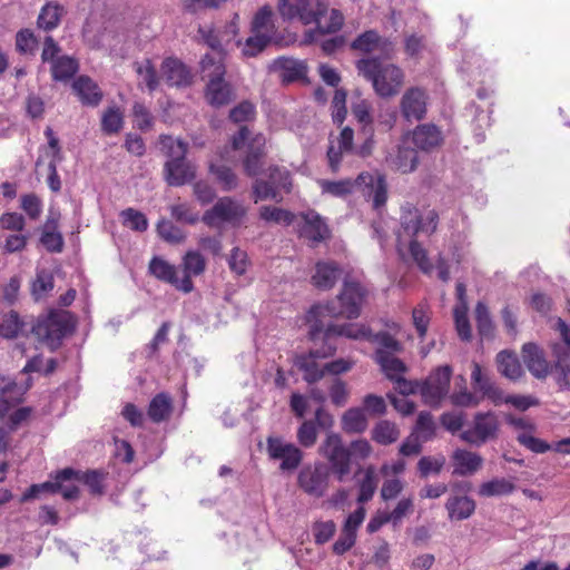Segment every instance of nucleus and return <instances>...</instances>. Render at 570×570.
<instances>
[{
  "instance_id": "f257e3e1",
  "label": "nucleus",
  "mask_w": 570,
  "mask_h": 570,
  "mask_svg": "<svg viewBox=\"0 0 570 570\" xmlns=\"http://www.w3.org/2000/svg\"><path fill=\"white\" fill-rule=\"evenodd\" d=\"M278 10L283 19L316 24L305 35L308 42L315 41L316 36L335 33L344 24L343 13L337 9L328 10L326 0H279Z\"/></svg>"
},
{
  "instance_id": "f03ea898",
  "label": "nucleus",
  "mask_w": 570,
  "mask_h": 570,
  "mask_svg": "<svg viewBox=\"0 0 570 570\" xmlns=\"http://www.w3.org/2000/svg\"><path fill=\"white\" fill-rule=\"evenodd\" d=\"M368 296V289L350 273L343 277L337 296L324 305L313 306L309 314L355 320L361 315L362 307Z\"/></svg>"
},
{
  "instance_id": "7ed1b4c3",
  "label": "nucleus",
  "mask_w": 570,
  "mask_h": 570,
  "mask_svg": "<svg viewBox=\"0 0 570 570\" xmlns=\"http://www.w3.org/2000/svg\"><path fill=\"white\" fill-rule=\"evenodd\" d=\"M355 67L381 98L396 96L404 85L405 75L402 68L395 63L383 62L381 57L362 58L356 61Z\"/></svg>"
},
{
  "instance_id": "20e7f679",
  "label": "nucleus",
  "mask_w": 570,
  "mask_h": 570,
  "mask_svg": "<svg viewBox=\"0 0 570 570\" xmlns=\"http://www.w3.org/2000/svg\"><path fill=\"white\" fill-rule=\"evenodd\" d=\"M318 186L323 194L334 197H345L354 191L355 188L372 199L373 207L379 209L387 200V184L383 175L376 177L367 171L361 173L355 179L346 178L341 180H318Z\"/></svg>"
},
{
  "instance_id": "39448f33",
  "label": "nucleus",
  "mask_w": 570,
  "mask_h": 570,
  "mask_svg": "<svg viewBox=\"0 0 570 570\" xmlns=\"http://www.w3.org/2000/svg\"><path fill=\"white\" fill-rule=\"evenodd\" d=\"M229 141L233 150L245 148L242 159L245 175L257 177L263 171L267 156L266 137L261 132L253 135L248 126L242 125Z\"/></svg>"
},
{
  "instance_id": "423d86ee",
  "label": "nucleus",
  "mask_w": 570,
  "mask_h": 570,
  "mask_svg": "<svg viewBox=\"0 0 570 570\" xmlns=\"http://www.w3.org/2000/svg\"><path fill=\"white\" fill-rule=\"evenodd\" d=\"M72 314L63 309H52L47 316L39 318L32 326V333L46 343L51 351L57 350L68 334L75 330Z\"/></svg>"
},
{
  "instance_id": "0eeeda50",
  "label": "nucleus",
  "mask_w": 570,
  "mask_h": 570,
  "mask_svg": "<svg viewBox=\"0 0 570 570\" xmlns=\"http://www.w3.org/2000/svg\"><path fill=\"white\" fill-rule=\"evenodd\" d=\"M267 179L256 178L252 185V196L254 203L262 200H283V193L289 194L293 188L291 171L279 165H271L267 170Z\"/></svg>"
},
{
  "instance_id": "6e6552de",
  "label": "nucleus",
  "mask_w": 570,
  "mask_h": 570,
  "mask_svg": "<svg viewBox=\"0 0 570 570\" xmlns=\"http://www.w3.org/2000/svg\"><path fill=\"white\" fill-rule=\"evenodd\" d=\"M400 224L399 238L406 235L413 239L420 233L432 235L438 228L439 214L434 209L423 214L415 206L407 204L401 208Z\"/></svg>"
},
{
  "instance_id": "1a4fd4ad",
  "label": "nucleus",
  "mask_w": 570,
  "mask_h": 570,
  "mask_svg": "<svg viewBox=\"0 0 570 570\" xmlns=\"http://www.w3.org/2000/svg\"><path fill=\"white\" fill-rule=\"evenodd\" d=\"M330 478L328 465L323 462L308 463L297 474V487L308 497L320 499L328 490Z\"/></svg>"
},
{
  "instance_id": "9d476101",
  "label": "nucleus",
  "mask_w": 570,
  "mask_h": 570,
  "mask_svg": "<svg viewBox=\"0 0 570 570\" xmlns=\"http://www.w3.org/2000/svg\"><path fill=\"white\" fill-rule=\"evenodd\" d=\"M247 215V208L229 196L219 198L202 217L204 224L215 227L219 223L239 226Z\"/></svg>"
},
{
  "instance_id": "9b49d317",
  "label": "nucleus",
  "mask_w": 570,
  "mask_h": 570,
  "mask_svg": "<svg viewBox=\"0 0 570 570\" xmlns=\"http://www.w3.org/2000/svg\"><path fill=\"white\" fill-rule=\"evenodd\" d=\"M320 453L327 459L331 464L330 472L338 481H343L351 473V453L338 434H328L320 448Z\"/></svg>"
},
{
  "instance_id": "f8f14e48",
  "label": "nucleus",
  "mask_w": 570,
  "mask_h": 570,
  "mask_svg": "<svg viewBox=\"0 0 570 570\" xmlns=\"http://www.w3.org/2000/svg\"><path fill=\"white\" fill-rule=\"evenodd\" d=\"M237 19L238 16L235 14V18L223 28H216L213 24L199 26L197 29V42L207 46L214 53H226L225 47L238 33Z\"/></svg>"
},
{
  "instance_id": "ddd939ff",
  "label": "nucleus",
  "mask_w": 570,
  "mask_h": 570,
  "mask_svg": "<svg viewBox=\"0 0 570 570\" xmlns=\"http://www.w3.org/2000/svg\"><path fill=\"white\" fill-rule=\"evenodd\" d=\"M452 370L449 365L440 366L420 385V394L426 405L436 407L450 389Z\"/></svg>"
},
{
  "instance_id": "4468645a",
  "label": "nucleus",
  "mask_w": 570,
  "mask_h": 570,
  "mask_svg": "<svg viewBox=\"0 0 570 570\" xmlns=\"http://www.w3.org/2000/svg\"><path fill=\"white\" fill-rule=\"evenodd\" d=\"M336 352V345L324 343L321 348L311 350L306 354H299L295 357V366L303 372V379L308 384L318 382L325 375L324 367H321L317 360L333 356Z\"/></svg>"
},
{
  "instance_id": "2eb2a0df",
  "label": "nucleus",
  "mask_w": 570,
  "mask_h": 570,
  "mask_svg": "<svg viewBox=\"0 0 570 570\" xmlns=\"http://www.w3.org/2000/svg\"><path fill=\"white\" fill-rule=\"evenodd\" d=\"M266 445L269 459L281 461L282 471H294L302 463L303 452L295 444L285 442L278 436H268Z\"/></svg>"
},
{
  "instance_id": "dca6fc26",
  "label": "nucleus",
  "mask_w": 570,
  "mask_h": 570,
  "mask_svg": "<svg viewBox=\"0 0 570 570\" xmlns=\"http://www.w3.org/2000/svg\"><path fill=\"white\" fill-rule=\"evenodd\" d=\"M499 421L493 412H479L474 415L473 425L461 433V439L469 444L481 445L497 436Z\"/></svg>"
},
{
  "instance_id": "f3484780",
  "label": "nucleus",
  "mask_w": 570,
  "mask_h": 570,
  "mask_svg": "<svg viewBox=\"0 0 570 570\" xmlns=\"http://www.w3.org/2000/svg\"><path fill=\"white\" fill-rule=\"evenodd\" d=\"M371 328L364 324H330L323 331L321 322H315L311 325L309 336L312 341H315L321 333H323L324 343H331L334 336H344L352 340H365L370 337Z\"/></svg>"
},
{
  "instance_id": "a211bd4d",
  "label": "nucleus",
  "mask_w": 570,
  "mask_h": 570,
  "mask_svg": "<svg viewBox=\"0 0 570 570\" xmlns=\"http://www.w3.org/2000/svg\"><path fill=\"white\" fill-rule=\"evenodd\" d=\"M429 95L425 89L411 87L405 90L400 101L402 117L409 121H420L428 111Z\"/></svg>"
},
{
  "instance_id": "6ab92c4d",
  "label": "nucleus",
  "mask_w": 570,
  "mask_h": 570,
  "mask_svg": "<svg viewBox=\"0 0 570 570\" xmlns=\"http://www.w3.org/2000/svg\"><path fill=\"white\" fill-rule=\"evenodd\" d=\"M351 49L365 55L379 51L382 57L391 58L394 45L389 38L382 37L376 30L371 29L358 35L352 41Z\"/></svg>"
},
{
  "instance_id": "aec40b11",
  "label": "nucleus",
  "mask_w": 570,
  "mask_h": 570,
  "mask_svg": "<svg viewBox=\"0 0 570 570\" xmlns=\"http://www.w3.org/2000/svg\"><path fill=\"white\" fill-rule=\"evenodd\" d=\"M302 224L298 227L299 237L315 246L331 236L328 226L316 212L301 214Z\"/></svg>"
},
{
  "instance_id": "412c9836",
  "label": "nucleus",
  "mask_w": 570,
  "mask_h": 570,
  "mask_svg": "<svg viewBox=\"0 0 570 570\" xmlns=\"http://www.w3.org/2000/svg\"><path fill=\"white\" fill-rule=\"evenodd\" d=\"M206 259L198 250H188L181 258L183 277L179 281V292L188 294L194 291L193 277L206 271Z\"/></svg>"
},
{
  "instance_id": "4be33fe9",
  "label": "nucleus",
  "mask_w": 570,
  "mask_h": 570,
  "mask_svg": "<svg viewBox=\"0 0 570 570\" xmlns=\"http://www.w3.org/2000/svg\"><path fill=\"white\" fill-rule=\"evenodd\" d=\"M77 475L76 470L72 468H65L57 471L52 475V481H46L37 484L39 490L50 493H61L65 500H76L79 498V488L77 485H63L65 482L71 481L72 476Z\"/></svg>"
},
{
  "instance_id": "5701e85b",
  "label": "nucleus",
  "mask_w": 570,
  "mask_h": 570,
  "mask_svg": "<svg viewBox=\"0 0 570 570\" xmlns=\"http://www.w3.org/2000/svg\"><path fill=\"white\" fill-rule=\"evenodd\" d=\"M160 69L168 86L188 87L193 82L190 69L178 58H165Z\"/></svg>"
},
{
  "instance_id": "b1692460",
  "label": "nucleus",
  "mask_w": 570,
  "mask_h": 570,
  "mask_svg": "<svg viewBox=\"0 0 570 570\" xmlns=\"http://www.w3.org/2000/svg\"><path fill=\"white\" fill-rule=\"evenodd\" d=\"M521 355L527 368L534 377L546 379L548 376L550 365L544 351L538 344L532 342L523 344Z\"/></svg>"
},
{
  "instance_id": "393cba45",
  "label": "nucleus",
  "mask_w": 570,
  "mask_h": 570,
  "mask_svg": "<svg viewBox=\"0 0 570 570\" xmlns=\"http://www.w3.org/2000/svg\"><path fill=\"white\" fill-rule=\"evenodd\" d=\"M343 269L334 261L317 262L315 272L311 277V283L320 291L332 289L342 277Z\"/></svg>"
},
{
  "instance_id": "a878e982",
  "label": "nucleus",
  "mask_w": 570,
  "mask_h": 570,
  "mask_svg": "<svg viewBox=\"0 0 570 570\" xmlns=\"http://www.w3.org/2000/svg\"><path fill=\"white\" fill-rule=\"evenodd\" d=\"M413 145L422 151H433L443 144L441 129L433 124H422L412 131Z\"/></svg>"
},
{
  "instance_id": "bb28decb",
  "label": "nucleus",
  "mask_w": 570,
  "mask_h": 570,
  "mask_svg": "<svg viewBox=\"0 0 570 570\" xmlns=\"http://www.w3.org/2000/svg\"><path fill=\"white\" fill-rule=\"evenodd\" d=\"M30 387L28 384L24 389L19 386L13 380L0 376V417H4L9 411L22 402L26 390Z\"/></svg>"
},
{
  "instance_id": "cd10ccee",
  "label": "nucleus",
  "mask_w": 570,
  "mask_h": 570,
  "mask_svg": "<svg viewBox=\"0 0 570 570\" xmlns=\"http://www.w3.org/2000/svg\"><path fill=\"white\" fill-rule=\"evenodd\" d=\"M72 89L85 106L97 107L104 97L98 83L86 75H81L75 79Z\"/></svg>"
},
{
  "instance_id": "c85d7f7f",
  "label": "nucleus",
  "mask_w": 570,
  "mask_h": 570,
  "mask_svg": "<svg viewBox=\"0 0 570 570\" xmlns=\"http://www.w3.org/2000/svg\"><path fill=\"white\" fill-rule=\"evenodd\" d=\"M551 348L556 358L553 365L556 382L561 391H568L570 390V354L560 343H554Z\"/></svg>"
},
{
  "instance_id": "c756f323",
  "label": "nucleus",
  "mask_w": 570,
  "mask_h": 570,
  "mask_svg": "<svg viewBox=\"0 0 570 570\" xmlns=\"http://www.w3.org/2000/svg\"><path fill=\"white\" fill-rule=\"evenodd\" d=\"M272 68L281 72L283 82L291 83L305 78L307 67L303 61L288 57H278L273 63Z\"/></svg>"
},
{
  "instance_id": "7c9ffc66",
  "label": "nucleus",
  "mask_w": 570,
  "mask_h": 570,
  "mask_svg": "<svg viewBox=\"0 0 570 570\" xmlns=\"http://www.w3.org/2000/svg\"><path fill=\"white\" fill-rule=\"evenodd\" d=\"M164 173L170 186H183L195 177V171L186 158L166 161Z\"/></svg>"
},
{
  "instance_id": "2f4dec72",
  "label": "nucleus",
  "mask_w": 570,
  "mask_h": 570,
  "mask_svg": "<svg viewBox=\"0 0 570 570\" xmlns=\"http://www.w3.org/2000/svg\"><path fill=\"white\" fill-rule=\"evenodd\" d=\"M205 98L210 106L220 108L232 102L235 98V94L232 85L225 79H222L207 81Z\"/></svg>"
},
{
  "instance_id": "473e14b6",
  "label": "nucleus",
  "mask_w": 570,
  "mask_h": 570,
  "mask_svg": "<svg viewBox=\"0 0 570 570\" xmlns=\"http://www.w3.org/2000/svg\"><path fill=\"white\" fill-rule=\"evenodd\" d=\"M471 380L474 389L481 392L480 396L482 399L487 397L494 404L502 402V391L497 387L487 375L483 374L481 365L476 362L472 364Z\"/></svg>"
},
{
  "instance_id": "72a5a7b5",
  "label": "nucleus",
  "mask_w": 570,
  "mask_h": 570,
  "mask_svg": "<svg viewBox=\"0 0 570 570\" xmlns=\"http://www.w3.org/2000/svg\"><path fill=\"white\" fill-rule=\"evenodd\" d=\"M454 464L453 474L456 475H471L479 471L482 466L483 459L480 454L458 449L452 454Z\"/></svg>"
},
{
  "instance_id": "f704fd0d",
  "label": "nucleus",
  "mask_w": 570,
  "mask_h": 570,
  "mask_svg": "<svg viewBox=\"0 0 570 570\" xmlns=\"http://www.w3.org/2000/svg\"><path fill=\"white\" fill-rule=\"evenodd\" d=\"M374 361L380 365L381 371L390 381L403 375L407 370L405 363L401 358L396 357L395 354H391V352L386 350H375Z\"/></svg>"
},
{
  "instance_id": "c9c22d12",
  "label": "nucleus",
  "mask_w": 570,
  "mask_h": 570,
  "mask_svg": "<svg viewBox=\"0 0 570 570\" xmlns=\"http://www.w3.org/2000/svg\"><path fill=\"white\" fill-rule=\"evenodd\" d=\"M386 161L393 170L409 174L417 168L419 155L414 148L399 147L395 155H391Z\"/></svg>"
},
{
  "instance_id": "e433bc0d",
  "label": "nucleus",
  "mask_w": 570,
  "mask_h": 570,
  "mask_svg": "<svg viewBox=\"0 0 570 570\" xmlns=\"http://www.w3.org/2000/svg\"><path fill=\"white\" fill-rule=\"evenodd\" d=\"M226 53H206L203 56L199 65L203 73V78L207 81H216L225 79L226 66H225Z\"/></svg>"
},
{
  "instance_id": "4c0bfd02",
  "label": "nucleus",
  "mask_w": 570,
  "mask_h": 570,
  "mask_svg": "<svg viewBox=\"0 0 570 570\" xmlns=\"http://www.w3.org/2000/svg\"><path fill=\"white\" fill-rule=\"evenodd\" d=\"M148 271L157 279L170 284L179 291L180 278L177 275V267L175 265L161 257L154 256L149 262Z\"/></svg>"
},
{
  "instance_id": "58836bf2",
  "label": "nucleus",
  "mask_w": 570,
  "mask_h": 570,
  "mask_svg": "<svg viewBox=\"0 0 570 570\" xmlns=\"http://www.w3.org/2000/svg\"><path fill=\"white\" fill-rule=\"evenodd\" d=\"M475 501L466 495H451L445 502L450 520L469 519L475 511Z\"/></svg>"
},
{
  "instance_id": "ea45409f",
  "label": "nucleus",
  "mask_w": 570,
  "mask_h": 570,
  "mask_svg": "<svg viewBox=\"0 0 570 570\" xmlns=\"http://www.w3.org/2000/svg\"><path fill=\"white\" fill-rule=\"evenodd\" d=\"M174 410L173 399L166 392L156 394L149 402L147 414L154 423L169 420Z\"/></svg>"
},
{
  "instance_id": "a19ab883",
  "label": "nucleus",
  "mask_w": 570,
  "mask_h": 570,
  "mask_svg": "<svg viewBox=\"0 0 570 570\" xmlns=\"http://www.w3.org/2000/svg\"><path fill=\"white\" fill-rule=\"evenodd\" d=\"M341 425L347 434H361L368 426L366 413L362 407H351L343 414Z\"/></svg>"
},
{
  "instance_id": "79ce46f5",
  "label": "nucleus",
  "mask_w": 570,
  "mask_h": 570,
  "mask_svg": "<svg viewBox=\"0 0 570 570\" xmlns=\"http://www.w3.org/2000/svg\"><path fill=\"white\" fill-rule=\"evenodd\" d=\"M65 13V8L56 2H47L40 10L37 26L43 31L56 29Z\"/></svg>"
},
{
  "instance_id": "37998d69",
  "label": "nucleus",
  "mask_w": 570,
  "mask_h": 570,
  "mask_svg": "<svg viewBox=\"0 0 570 570\" xmlns=\"http://www.w3.org/2000/svg\"><path fill=\"white\" fill-rule=\"evenodd\" d=\"M79 70V62L76 58L63 55L57 58L50 67L51 78L55 81L66 82L73 78Z\"/></svg>"
},
{
  "instance_id": "c03bdc74",
  "label": "nucleus",
  "mask_w": 570,
  "mask_h": 570,
  "mask_svg": "<svg viewBox=\"0 0 570 570\" xmlns=\"http://www.w3.org/2000/svg\"><path fill=\"white\" fill-rule=\"evenodd\" d=\"M208 169L223 191H232L238 187V176L229 166L210 163Z\"/></svg>"
},
{
  "instance_id": "a18cd8bd",
  "label": "nucleus",
  "mask_w": 570,
  "mask_h": 570,
  "mask_svg": "<svg viewBox=\"0 0 570 570\" xmlns=\"http://www.w3.org/2000/svg\"><path fill=\"white\" fill-rule=\"evenodd\" d=\"M497 364L499 372L512 381H515L523 375V370L519 358L512 352L501 351L497 355Z\"/></svg>"
},
{
  "instance_id": "49530a36",
  "label": "nucleus",
  "mask_w": 570,
  "mask_h": 570,
  "mask_svg": "<svg viewBox=\"0 0 570 570\" xmlns=\"http://www.w3.org/2000/svg\"><path fill=\"white\" fill-rule=\"evenodd\" d=\"M77 475L72 476V480L82 482L88 487L92 495H102L105 493V481L108 475L107 472L101 470H88L81 472L76 470Z\"/></svg>"
},
{
  "instance_id": "de8ad7c7",
  "label": "nucleus",
  "mask_w": 570,
  "mask_h": 570,
  "mask_svg": "<svg viewBox=\"0 0 570 570\" xmlns=\"http://www.w3.org/2000/svg\"><path fill=\"white\" fill-rule=\"evenodd\" d=\"M371 438L377 444L390 445L400 438V430L394 422L381 420L374 425Z\"/></svg>"
},
{
  "instance_id": "09e8293b",
  "label": "nucleus",
  "mask_w": 570,
  "mask_h": 570,
  "mask_svg": "<svg viewBox=\"0 0 570 570\" xmlns=\"http://www.w3.org/2000/svg\"><path fill=\"white\" fill-rule=\"evenodd\" d=\"M56 229L57 220L47 219L40 236V243L49 253H61L63 249V237Z\"/></svg>"
},
{
  "instance_id": "8fccbe9b",
  "label": "nucleus",
  "mask_w": 570,
  "mask_h": 570,
  "mask_svg": "<svg viewBox=\"0 0 570 570\" xmlns=\"http://www.w3.org/2000/svg\"><path fill=\"white\" fill-rule=\"evenodd\" d=\"M274 12L271 6H263L254 16L250 23L252 33L271 35L275 31Z\"/></svg>"
},
{
  "instance_id": "3c124183",
  "label": "nucleus",
  "mask_w": 570,
  "mask_h": 570,
  "mask_svg": "<svg viewBox=\"0 0 570 570\" xmlns=\"http://www.w3.org/2000/svg\"><path fill=\"white\" fill-rule=\"evenodd\" d=\"M515 490L514 483L504 479L497 478L490 481L483 482L478 490V493L482 498H492L500 495L511 494Z\"/></svg>"
},
{
  "instance_id": "603ef678",
  "label": "nucleus",
  "mask_w": 570,
  "mask_h": 570,
  "mask_svg": "<svg viewBox=\"0 0 570 570\" xmlns=\"http://www.w3.org/2000/svg\"><path fill=\"white\" fill-rule=\"evenodd\" d=\"M377 489L376 470L374 465H368L364 470V476L358 482V503L371 501Z\"/></svg>"
},
{
  "instance_id": "864d4df0",
  "label": "nucleus",
  "mask_w": 570,
  "mask_h": 570,
  "mask_svg": "<svg viewBox=\"0 0 570 570\" xmlns=\"http://www.w3.org/2000/svg\"><path fill=\"white\" fill-rule=\"evenodd\" d=\"M101 130L105 135L111 136L118 134L124 127V114L117 106L108 107L100 121Z\"/></svg>"
},
{
  "instance_id": "5fc2aeb1",
  "label": "nucleus",
  "mask_w": 570,
  "mask_h": 570,
  "mask_svg": "<svg viewBox=\"0 0 570 570\" xmlns=\"http://www.w3.org/2000/svg\"><path fill=\"white\" fill-rule=\"evenodd\" d=\"M271 42V35L253 33L244 43L237 40V46H242V55L244 57L254 58L262 53Z\"/></svg>"
},
{
  "instance_id": "6e6d98bb",
  "label": "nucleus",
  "mask_w": 570,
  "mask_h": 570,
  "mask_svg": "<svg viewBox=\"0 0 570 570\" xmlns=\"http://www.w3.org/2000/svg\"><path fill=\"white\" fill-rule=\"evenodd\" d=\"M159 145L161 151L170 158L169 160H176L186 158L187 144L181 139H175L171 136L161 135L159 137Z\"/></svg>"
},
{
  "instance_id": "4d7b16f0",
  "label": "nucleus",
  "mask_w": 570,
  "mask_h": 570,
  "mask_svg": "<svg viewBox=\"0 0 570 570\" xmlns=\"http://www.w3.org/2000/svg\"><path fill=\"white\" fill-rule=\"evenodd\" d=\"M259 218L267 223L283 224L289 226L295 219V215L284 208L274 206H262L259 208Z\"/></svg>"
},
{
  "instance_id": "13d9d810",
  "label": "nucleus",
  "mask_w": 570,
  "mask_h": 570,
  "mask_svg": "<svg viewBox=\"0 0 570 570\" xmlns=\"http://www.w3.org/2000/svg\"><path fill=\"white\" fill-rule=\"evenodd\" d=\"M475 322L479 335L482 338H492L494 336V324L488 306L482 302H478L475 306Z\"/></svg>"
},
{
  "instance_id": "bf43d9fd",
  "label": "nucleus",
  "mask_w": 570,
  "mask_h": 570,
  "mask_svg": "<svg viewBox=\"0 0 570 570\" xmlns=\"http://www.w3.org/2000/svg\"><path fill=\"white\" fill-rule=\"evenodd\" d=\"M409 254L423 274L430 275L433 272L434 266L428 256V250L416 238L410 240Z\"/></svg>"
},
{
  "instance_id": "052dcab7",
  "label": "nucleus",
  "mask_w": 570,
  "mask_h": 570,
  "mask_svg": "<svg viewBox=\"0 0 570 570\" xmlns=\"http://www.w3.org/2000/svg\"><path fill=\"white\" fill-rule=\"evenodd\" d=\"M19 314L16 311L6 313L0 318V335L4 338H14L23 327Z\"/></svg>"
},
{
  "instance_id": "680f3d73",
  "label": "nucleus",
  "mask_w": 570,
  "mask_h": 570,
  "mask_svg": "<svg viewBox=\"0 0 570 570\" xmlns=\"http://www.w3.org/2000/svg\"><path fill=\"white\" fill-rule=\"evenodd\" d=\"M135 70L139 77L142 78L149 92L155 91L159 86V77L150 59H145L142 62H135Z\"/></svg>"
},
{
  "instance_id": "e2e57ef3",
  "label": "nucleus",
  "mask_w": 570,
  "mask_h": 570,
  "mask_svg": "<svg viewBox=\"0 0 570 570\" xmlns=\"http://www.w3.org/2000/svg\"><path fill=\"white\" fill-rule=\"evenodd\" d=\"M368 336L370 337H367V342L379 345L376 350H386L390 351L391 354H397L403 351V344L389 332L381 331L373 333L371 330Z\"/></svg>"
},
{
  "instance_id": "0e129e2a",
  "label": "nucleus",
  "mask_w": 570,
  "mask_h": 570,
  "mask_svg": "<svg viewBox=\"0 0 570 570\" xmlns=\"http://www.w3.org/2000/svg\"><path fill=\"white\" fill-rule=\"evenodd\" d=\"M157 232L158 235L169 244H180L186 239L185 232L167 219H161L157 224Z\"/></svg>"
},
{
  "instance_id": "69168bd1",
  "label": "nucleus",
  "mask_w": 570,
  "mask_h": 570,
  "mask_svg": "<svg viewBox=\"0 0 570 570\" xmlns=\"http://www.w3.org/2000/svg\"><path fill=\"white\" fill-rule=\"evenodd\" d=\"M53 277L47 271H39L31 284V294L36 301L42 299L47 293L53 289Z\"/></svg>"
},
{
  "instance_id": "338daca9",
  "label": "nucleus",
  "mask_w": 570,
  "mask_h": 570,
  "mask_svg": "<svg viewBox=\"0 0 570 570\" xmlns=\"http://www.w3.org/2000/svg\"><path fill=\"white\" fill-rule=\"evenodd\" d=\"M445 464V458L440 456H422L417 462V471L421 479H426L430 475H438L441 473Z\"/></svg>"
},
{
  "instance_id": "774afa93",
  "label": "nucleus",
  "mask_w": 570,
  "mask_h": 570,
  "mask_svg": "<svg viewBox=\"0 0 570 570\" xmlns=\"http://www.w3.org/2000/svg\"><path fill=\"white\" fill-rule=\"evenodd\" d=\"M120 216L122 217L124 225L128 226L130 229L135 232L142 233L146 232L148 228V219L146 215L137 209H124Z\"/></svg>"
}]
</instances>
